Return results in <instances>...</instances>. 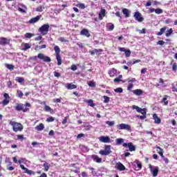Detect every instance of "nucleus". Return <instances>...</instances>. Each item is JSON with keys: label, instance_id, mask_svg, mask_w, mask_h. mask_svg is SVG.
I'll return each mask as SVG.
<instances>
[{"label": "nucleus", "instance_id": "1", "mask_svg": "<svg viewBox=\"0 0 177 177\" xmlns=\"http://www.w3.org/2000/svg\"><path fill=\"white\" fill-rule=\"evenodd\" d=\"M131 109L133 110H136L137 113H140L141 114H142V115H136L137 118H139L140 120H146L147 117V112L146 111V109H142L136 105H133L131 106Z\"/></svg>", "mask_w": 177, "mask_h": 177}, {"label": "nucleus", "instance_id": "2", "mask_svg": "<svg viewBox=\"0 0 177 177\" xmlns=\"http://www.w3.org/2000/svg\"><path fill=\"white\" fill-rule=\"evenodd\" d=\"M10 125L12 127V130L14 131V132H21V131H23V124H21V123L10 121Z\"/></svg>", "mask_w": 177, "mask_h": 177}, {"label": "nucleus", "instance_id": "3", "mask_svg": "<svg viewBox=\"0 0 177 177\" xmlns=\"http://www.w3.org/2000/svg\"><path fill=\"white\" fill-rule=\"evenodd\" d=\"M99 154H101V156H109V154H111V145H105L104 150H100Z\"/></svg>", "mask_w": 177, "mask_h": 177}, {"label": "nucleus", "instance_id": "4", "mask_svg": "<svg viewBox=\"0 0 177 177\" xmlns=\"http://www.w3.org/2000/svg\"><path fill=\"white\" fill-rule=\"evenodd\" d=\"M49 24H44L39 28V32H41L42 35H46L49 32Z\"/></svg>", "mask_w": 177, "mask_h": 177}, {"label": "nucleus", "instance_id": "5", "mask_svg": "<svg viewBox=\"0 0 177 177\" xmlns=\"http://www.w3.org/2000/svg\"><path fill=\"white\" fill-rule=\"evenodd\" d=\"M133 17L138 23H142L145 20V18L142 16V13L138 11L134 12Z\"/></svg>", "mask_w": 177, "mask_h": 177}, {"label": "nucleus", "instance_id": "6", "mask_svg": "<svg viewBox=\"0 0 177 177\" xmlns=\"http://www.w3.org/2000/svg\"><path fill=\"white\" fill-rule=\"evenodd\" d=\"M149 168L151 171V173L152 174L153 176L156 177L157 176V175H158V172L160 171V169L158 168V167H155L153 169V166L151 165V164L149 165Z\"/></svg>", "mask_w": 177, "mask_h": 177}, {"label": "nucleus", "instance_id": "7", "mask_svg": "<svg viewBox=\"0 0 177 177\" xmlns=\"http://www.w3.org/2000/svg\"><path fill=\"white\" fill-rule=\"evenodd\" d=\"M37 57L38 59H40V60H43L46 62V63H50V62H52V59H50V57L48 56H45L44 54L41 53L38 54Z\"/></svg>", "mask_w": 177, "mask_h": 177}, {"label": "nucleus", "instance_id": "8", "mask_svg": "<svg viewBox=\"0 0 177 177\" xmlns=\"http://www.w3.org/2000/svg\"><path fill=\"white\" fill-rule=\"evenodd\" d=\"M98 139L101 143H111V140L109 136H102Z\"/></svg>", "mask_w": 177, "mask_h": 177}, {"label": "nucleus", "instance_id": "9", "mask_svg": "<svg viewBox=\"0 0 177 177\" xmlns=\"http://www.w3.org/2000/svg\"><path fill=\"white\" fill-rule=\"evenodd\" d=\"M30 107H31V104L30 102H25V104H22V109L21 111H22V113H28V111H30Z\"/></svg>", "mask_w": 177, "mask_h": 177}, {"label": "nucleus", "instance_id": "10", "mask_svg": "<svg viewBox=\"0 0 177 177\" xmlns=\"http://www.w3.org/2000/svg\"><path fill=\"white\" fill-rule=\"evenodd\" d=\"M117 128L118 129H124L126 131H129V132H131V126H129V124L122 123L119 125H117Z\"/></svg>", "mask_w": 177, "mask_h": 177}, {"label": "nucleus", "instance_id": "11", "mask_svg": "<svg viewBox=\"0 0 177 177\" xmlns=\"http://www.w3.org/2000/svg\"><path fill=\"white\" fill-rule=\"evenodd\" d=\"M122 146L123 147H129V151H135L136 150V147L132 142L123 143Z\"/></svg>", "mask_w": 177, "mask_h": 177}, {"label": "nucleus", "instance_id": "12", "mask_svg": "<svg viewBox=\"0 0 177 177\" xmlns=\"http://www.w3.org/2000/svg\"><path fill=\"white\" fill-rule=\"evenodd\" d=\"M120 52H124L126 57H129L131 56V50L125 49L124 47H119Z\"/></svg>", "mask_w": 177, "mask_h": 177}, {"label": "nucleus", "instance_id": "13", "mask_svg": "<svg viewBox=\"0 0 177 177\" xmlns=\"http://www.w3.org/2000/svg\"><path fill=\"white\" fill-rule=\"evenodd\" d=\"M42 17V15H37V17H35L32 19H30L28 21L30 24H34V23H38L39 21V19Z\"/></svg>", "mask_w": 177, "mask_h": 177}, {"label": "nucleus", "instance_id": "14", "mask_svg": "<svg viewBox=\"0 0 177 177\" xmlns=\"http://www.w3.org/2000/svg\"><path fill=\"white\" fill-rule=\"evenodd\" d=\"M19 167L24 171V174H28V175H35L32 170L28 169L27 167H24L23 165H20Z\"/></svg>", "mask_w": 177, "mask_h": 177}, {"label": "nucleus", "instance_id": "15", "mask_svg": "<svg viewBox=\"0 0 177 177\" xmlns=\"http://www.w3.org/2000/svg\"><path fill=\"white\" fill-rule=\"evenodd\" d=\"M106 16V10L104 8H102L98 15L99 20H103V17Z\"/></svg>", "mask_w": 177, "mask_h": 177}, {"label": "nucleus", "instance_id": "16", "mask_svg": "<svg viewBox=\"0 0 177 177\" xmlns=\"http://www.w3.org/2000/svg\"><path fill=\"white\" fill-rule=\"evenodd\" d=\"M31 48V45L28 43H22L21 44V50L26 51L28 50Z\"/></svg>", "mask_w": 177, "mask_h": 177}, {"label": "nucleus", "instance_id": "17", "mask_svg": "<svg viewBox=\"0 0 177 177\" xmlns=\"http://www.w3.org/2000/svg\"><path fill=\"white\" fill-rule=\"evenodd\" d=\"M80 35H85V37L89 38V37H91V33H89V30H88V29L84 28L81 30Z\"/></svg>", "mask_w": 177, "mask_h": 177}, {"label": "nucleus", "instance_id": "18", "mask_svg": "<svg viewBox=\"0 0 177 177\" xmlns=\"http://www.w3.org/2000/svg\"><path fill=\"white\" fill-rule=\"evenodd\" d=\"M156 151L159 156H160L161 158H164V157H165L164 156V150L161 147L156 146Z\"/></svg>", "mask_w": 177, "mask_h": 177}, {"label": "nucleus", "instance_id": "19", "mask_svg": "<svg viewBox=\"0 0 177 177\" xmlns=\"http://www.w3.org/2000/svg\"><path fill=\"white\" fill-rule=\"evenodd\" d=\"M10 42V41H9V39L5 37L0 38V45H3V46L8 45Z\"/></svg>", "mask_w": 177, "mask_h": 177}, {"label": "nucleus", "instance_id": "20", "mask_svg": "<svg viewBox=\"0 0 177 177\" xmlns=\"http://www.w3.org/2000/svg\"><path fill=\"white\" fill-rule=\"evenodd\" d=\"M153 120H154V123L155 124H161V119L158 117L157 113H154L153 115Z\"/></svg>", "mask_w": 177, "mask_h": 177}, {"label": "nucleus", "instance_id": "21", "mask_svg": "<svg viewBox=\"0 0 177 177\" xmlns=\"http://www.w3.org/2000/svg\"><path fill=\"white\" fill-rule=\"evenodd\" d=\"M109 77H111V78H113V77H116V76H117V70H115V68H111V69L109 71Z\"/></svg>", "mask_w": 177, "mask_h": 177}, {"label": "nucleus", "instance_id": "22", "mask_svg": "<svg viewBox=\"0 0 177 177\" xmlns=\"http://www.w3.org/2000/svg\"><path fill=\"white\" fill-rule=\"evenodd\" d=\"M44 111L48 112L50 114H55V111H53V109L48 105H45V106L44 108Z\"/></svg>", "mask_w": 177, "mask_h": 177}, {"label": "nucleus", "instance_id": "23", "mask_svg": "<svg viewBox=\"0 0 177 177\" xmlns=\"http://www.w3.org/2000/svg\"><path fill=\"white\" fill-rule=\"evenodd\" d=\"M133 93L136 96H142V95H143V90L137 88L133 91Z\"/></svg>", "mask_w": 177, "mask_h": 177}, {"label": "nucleus", "instance_id": "24", "mask_svg": "<svg viewBox=\"0 0 177 177\" xmlns=\"http://www.w3.org/2000/svg\"><path fill=\"white\" fill-rule=\"evenodd\" d=\"M23 107V103H16V106H14V109L16 111H21Z\"/></svg>", "mask_w": 177, "mask_h": 177}, {"label": "nucleus", "instance_id": "25", "mask_svg": "<svg viewBox=\"0 0 177 177\" xmlns=\"http://www.w3.org/2000/svg\"><path fill=\"white\" fill-rule=\"evenodd\" d=\"M116 168L119 171H125V166L124 165H122V163H121L120 162L118 163H117Z\"/></svg>", "mask_w": 177, "mask_h": 177}, {"label": "nucleus", "instance_id": "26", "mask_svg": "<svg viewBox=\"0 0 177 177\" xmlns=\"http://www.w3.org/2000/svg\"><path fill=\"white\" fill-rule=\"evenodd\" d=\"M91 158L93 160V161H95V162H97V163L102 162V158H99L97 155H93Z\"/></svg>", "mask_w": 177, "mask_h": 177}, {"label": "nucleus", "instance_id": "27", "mask_svg": "<svg viewBox=\"0 0 177 177\" xmlns=\"http://www.w3.org/2000/svg\"><path fill=\"white\" fill-rule=\"evenodd\" d=\"M66 88L71 90V89H77V85L73 84V83H68L66 86Z\"/></svg>", "mask_w": 177, "mask_h": 177}, {"label": "nucleus", "instance_id": "28", "mask_svg": "<svg viewBox=\"0 0 177 177\" xmlns=\"http://www.w3.org/2000/svg\"><path fill=\"white\" fill-rule=\"evenodd\" d=\"M122 13L124 15L125 17H129V16H131V11L127 8L122 9Z\"/></svg>", "mask_w": 177, "mask_h": 177}, {"label": "nucleus", "instance_id": "29", "mask_svg": "<svg viewBox=\"0 0 177 177\" xmlns=\"http://www.w3.org/2000/svg\"><path fill=\"white\" fill-rule=\"evenodd\" d=\"M35 129L38 131H44L45 129V125H44V123H40L35 127Z\"/></svg>", "mask_w": 177, "mask_h": 177}, {"label": "nucleus", "instance_id": "30", "mask_svg": "<svg viewBox=\"0 0 177 177\" xmlns=\"http://www.w3.org/2000/svg\"><path fill=\"white\" fill-rule=\"evenodd\" d=\"M161 103H164V106H168V95H164Z\"/></svg>", "mask_w": 177, "mask_h": 177}, {"label": "nucleus", "instance_id": "31", "mask_svg": "<svg viewBox=\"0 0 177 177\" xmlns=\"http://www.w3.org/2000/svg\"><path fill=\"white\" fill-rule=\"evenodd\" d=\"M124 143V138H117L115 139V145L116 146H120Z\"/></svg>", "mask_w": 177, "mask_h": 177}, {"label": "nucleus", "instance_id": "32", "mask_svg": "<svg viewBox=\"0 0 177 177\" xmlns=\"http://www.w3.org/2000/svg\"><path fill=\"white\" fill-rule=\"evenodd\" d=\"M55 57L57 61V66H62V60L60 55H55Z\"/></svg>", "mask_w": 177, "mask_h": 177}, {"label": "nucleus", "instance_id": "33", "mask_svg": "<svg viewBox=\"0 0 177 177\" xmlns=\"http://www.w3.org/2000/svg\"><path fill=\"white\" fill-rule=\"evenodd\" d=\"M5 66L6 68H8V70H10V71H13V70H15V66L13 64H6Z\"/></svg>", "mask_w": 177, "mask_h": 177}, {"label": "nucleus", "instance_id": "34", "mask_svg": "<svg viewBox=\"0 0 177 177\" xmlns=\"http://www.w3.org/2000/svg\"><path fill=\"white\" fill-rule=\"evenodd\" d=\"M17 96L19 97V99H22L23 96H24V93H23L22 91L17 90Z\"/></svg>", "mask_w": 177, "mask_h": 177}, {"label": "nucleus", "instance_id": "35", "mask_svg": "<svg viewBox=\"0 0 177 177\" xmlns=\"http://www.w3.org/2000/svg\"><path fill=\"white\" fill-rule=\"evenodd\" d=\"M166 30H167V26H165V27L160 28V32H158L156 34V35H162V34H164Z\"/></svg>", "mask_w": 177, "mask_h": 177}, {"label": "nucleus", "instance_id": "36", "mask_svg": "<svg viewBox=\"0 0 177 177\" xmlns=\"http://www.w3.org/2000/svg\"><path fill=\"white\" fill-rule=\"evenodd\" d=\"M86 103H87L88 106H90V107H95V103H93V100H88L86 101Z\"/></svg>", "mask_w": 177, "mask_h": 177}, {"label": "nucleus", "instance_id": "37", "mask_svg": "<svg viewBox=\"0 0 177 177\" xmlns=\"http://www.w3.org/2000/svg\"><path fill=\"white\" fill-rule=\"evenodd\" d=\"M43 167H44V171H46V172H48V171H49L50 165L46 162L45 163H44Z\"/></svg>", "mask_w": 177, "mask_h": 177}, {"label": "nucleus", "instance_id": "38", "mask_svg": "<svg viewBox=\"0 0 177 177\" xmlns=\"http://www.w3.org/2000/svg\"><path fill=\"white\" fill-rule=\"evenodd\" d=\"M54 50L55 52V56L57 55H60V48L58 46H55L54 47Z\"/></svg>", "mask_w": 177, "mask_h": 177}, {"label": "nucleus", "instance_id": "39", "mask_svg": "<svg viewBox=\"0 0 177 177\" xmlns=\"http://www.w3.org/2000/svg\"><path fill=\"white\" fill-rule=\"evenodd\" d=\"M10 102V100L8 99H4L2 102L1 104H3V106H8V104H9V102Z\"/></svg>", "mask_w": 177, "mask_h": 177}, {"label": "nucleus", "instance_id": "40", "mask_svg": "<svg viewBox=\"0 0 177 177\" xmlns=\"http://www.w3.org/2000/svg\"><path fill=\"white\" fill-rule=\"evenodd\" d=\"M171 64H172V70H173V71H176V70H177L176 62L174 63V60H172Z\"/></svg>", "mask_w": 177, "mask_h": 177}, {"label": "nucleus", "instance_id": "41", "mask_svg": "<svg viewBox=\"0 0 177 177\" xmlns=\"http://www.w3.org/2000/svg\"><path fill=\"white\" fill-rule=\"evenodd\" d=\"M172 32H174V30L172 28H170L169 30H167L166 32V37H171V35H172Z\"/></svg>", "mask_w": 177, "mask_h": 177}, {"label": "nucleus", "instance_id": "42", "mask_svg": "<svg viewBox=\"0 0 177 177\" xmlns=\"http://www.w3.org/2000/svg\"><path fill=\"white\" fill-rule=\"evenodd\" d=\"M15 81H17V82H19V84H21V82H24V79L23 77H17Z\"/></svg>", "mask_w": 177, "mask_h": 177}, {"label": "nucleus", "instance_id": "43", "mask_svg": "<svg viewBox=\"0 0 177 177\" xmlns=\"http://www.w3.org/2000/svg\"><path fill=\"white\" fill-rule=\"evenodd\" d=\"M53 121H55V118L53 116L46 118V122H53Z\"/></svg>", "mask_w": 177, "mask_h": 177}, {"label": "nucleus", "instance_id": "44", "mask_svg": "<svg viewBox=\"0 0 177 177\" xmlns=\"http://www.w3.org/2000/svg\"><path fill=\"white\" fill-rule=\"evenodd\" d=\"M17 140H21V142H23V140L25 139L24 135H17Z\"/></svg>", "mask_w": 177, "mask_h": 177}, {"label": "nucleus", "instance_id": "45", "mask_svg": "<svg viewBox=\"0 0 177 177\" xmlns=\"http://www.w3.org/2000/svg\"><path fill=\"white\" fill-rule=\"evenodd\" d=\"M163 10L161 8H156L155 9V13H156V15H161V13H162Z\"/></svg>", "mask_w": 177, "mask_h": 177}, {"label": "nucleus", "instance_id": "46", "mask_svg": "<svg viewBox=\"0 0 177 177\" xmlns=\"http://www.w3.org/2000/svg\"><path fill=\"white\" fill-rule=\"evenodd\" d=\"M104 98V103H109V102H110V97H108L107 95H104L103 96Z\"/></svg>", "mask_w": 177, "mask_h": 177}, {"label": "nucleus", "instance_id": "47", "mask_svg": "<svg viewBox=\"0 0 177 177\" xmlns=\"http://www.w3.org/2000/svg\"><path fill=\"white\" fill-rule=\"evenodd\" d=\"M115 92H116V93H122L123 92L122 88L121 87L116 88L115 89Z\"/></svg>", "mask_w": 177, "mask_h": 177}, {"label": "nucleus", "instance_id": "48", "mask_svg": "<svg viewBox=\"0 0 177 177\" xmlns=\"http://www.w3.org/2000/svg\"><path fill=\"white\" fill-rule=\"evenodd\" d=\"M113 81L115 82H123V83L127 82V80H122L118 77L115 78Z\"/></svg>", "mask_w": 177, "mask_h": 177}, {"label": "nucleus", "instance_id": "49", "mask_svg": "<svg viewBox=\"0 0 177 177\" xmlns=\"http://www.w3.org/2000/svg\"><path fill=\"white\" fill-rule=\"evenodd\" d=\"M44 9H45V8H44V6H39V7H37L36 8V11L37 12H43Z\"/></svg>", "mask_w": 177, "mask_h": 177}, {"label": "nucleus", "instance_id": "50", "mask_svg": "<svg viewBox=\"0 0 177 177\" xmlns=\"http://www.w3.org/2000/svg\"><path fill=\"white\" fill-rule=\"evenodd\" d=\"M113 30H114V24H113L112 23H109V30L113 31Z\"/></svg>", "mask_w": 177, "mask_h": 177}, {"label": "nucleus", "instance_id": "51", "mask_svg": "<svg viewBox=\"0 0 177 177\" xmlns=\"http://www.w3.org/2000/svg\"><path fill=\"white\" fill-rule=\"evenodd\" d=\"M69 116H66L64 120H62V123L63 125H66L67 124V120H68Z\"/></svg>", "mask_w": 177, "mask_h": 177}, {"label": "nucleus", "instance_id": "52", "mask_svg": "<svg viewBox=\"0 0 177 177\" xmlns=\"http://www.w3.org/2000/svg\"><path fill=\"white\" fill-rule=\"evenodd\" d=\"M106 124L109 125V127H113L114 125L115 122L114 121H106Z\"/></svg>", "mask_w": 177, "mask_h": 177}, {"label": "nucleus", "instance_id": "53", "mask_svg": "<svg viewBox=\"0 0 177 177\" xmlns=\"http://www.w3.org/2000/svg\"><path fill=\"white\" fill-rule=\"evenodd\" d=\"M78 8H80V9H85V4L82 3H79L77 5Z\"/></svg>", "mask_w": 177, "mask_h": 177}, {"label": "nucleus", "instance_id": "54", "mask_svg": "<svg viewBox=\"0 0 177 177\" xmlns=\"http://www.w3.org/2000/svg\"><path fill=\"white\" fill-rule=\"evenodd\" d=\"M127 82L129 84H131V82H136V78L128 79Z\"/></svg>", "mask_w": 177, "mask_h": 177}, {"label": "nucleus", "instance_id": "55", "mask_svg": "<svg viewBox=\"0 0 177 177\" xmlns=\"http://www.w3.org/2000/svg\"><path fill=\"white\" fill-rule=\"evenodd\" d=\"M137 168H138V169H142V162L139 160L137 161Z\"/></svg>", "mask_w": 177, "mask_h": 177}, {"label": "nucleus", "instance_id": "56", "mask_svg": "<svg viewBox=\"0 0 177 177\" xmlns=\"http://www.w3.org/2000/svg\"><path fill=\"white\" fill-rule=\"evenodd\" d=\"M133 88V84L129 83V86H127V91H131Z\"/></svg>", "mask_w": 177, "mask_h": 177}, {"label": "nucleus", "instance_id": "57", "mask_svg": "<svg viewBox=\"0 0 177 177\" xmlns=\"http://www.w3.org/2000/svg\"><path fill=\"white\" fill-rule=\"evenodd\" d=\"M34 35L32 33H26L25 37L26 38H31Z\"/></svg>", "mask_w": 177, "mask_h": 177}, {"label": "nucleus", "instance_id": "58", "mask_svg": "<svg viewBox=\"0 0 177 177\" xmlns=\"http://www.w3.org/2000/svg\"><path fill=\"white\" fill-rule=\"evenodd\" d=\"M71 70H72V71H75V70H77V65L73 64L71 67Z\"/></svg>", "mask_w": 177, "mask_h": 177}, {"label": "nucleus", "instance_id": "59", "mask_svg": "<svg viewBox=\"0 0 177 177\" xmlns=\"http://www.w3.org/2000/svg\"><path fill=\"white\" fill-rule=\"evenodd\" d=\"M97 49H95L94 50H91V51H89V53H91V55H92V56H93V55H95V53H97Z\"/></svg>", "mask_w": 177, "mask_h": 177}, {"label": "nucleus", "instance_id": "60", "mask_svg": "<svg viewBox=\"0 0 177 177\" xmlns=\"http://www.w3.org/2000/svg\"><path fill=\"white\" fill-rule=\"evenodd\" d=\"M54 76L56 77L57 78H59L61 76V75L59 72L55 71L54 72Z\"/></svg>", "mask_w": 177, "mask_h": 177}, {"label": "nucleus", "instance_id": "61", "mask_svg": "<svg viewBox=\"0 0 177 177\" xmlns=\"http://www.w3.org/2000/svg\"><path fill=\"white\" fill-rule=\"evenodd\" d=\"M88 86H92L93 88L96 86V84L93 82H89Z\"/></svg>", "mask_w": 177, "mask_h": 177}, {"label": "nucleus", "instance_id": "62", "mask_svg": "<svg viewBox=\"0 0 177 177\" xmlns=\"http://www.w3.org/2000/svg\"><path fill=\"white\" fill-rule=\"evenodd\" d=\"M59 41H60V42H67V40H66L64 37H59Z\"/></svg>", "mask_w": 177, "mask_h": 177}, {"label": "nucleus", "instance_id": "63", "mask_svg": "<svg viewBox=\"0 0 177 177\" xmlns=\"http://www.w3.org/2000/svg\"><path fill=\"white\" fill-rule=\"evenodd\" d=\"M3 97H5V99H8V100H10V97L9 96V94H8V93H5L3 94Z\"/></svg>", "mask_w": 177, "mask_h": 177}, {"label": "nucleus", "instance_id": "64", "mask_svg": "<svg viewBox=\"0 0 177 177\" xmlns=\"http://www.w3.org/2000/svg\"><path fill=\"white\" fill-rule=\"evenodd\" d=\"M151 5V0H149L145 4V7L147 8V7L150 6Z\"/></svg>", "mask_w": 177, "mask_h": 177}]
</instances>
